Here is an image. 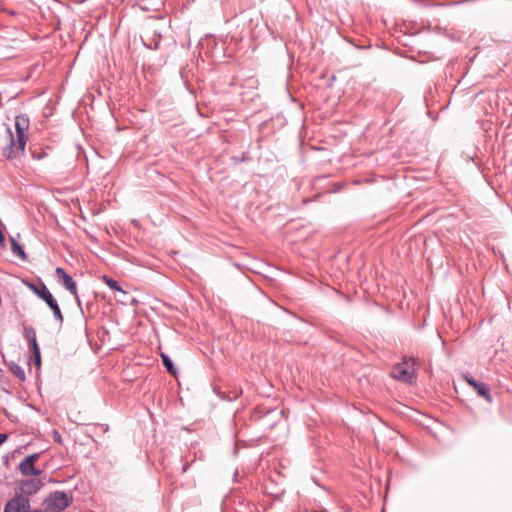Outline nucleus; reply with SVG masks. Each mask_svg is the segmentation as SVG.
<instances>
[{"instance_id":"obj_16","label":"nucleus","mask_w":512,"mask_h":512,"mask_svg":"<svg viewBox=\"0 0 512 512\" xmlns=\"http://www.w3.org/2000/svg\"><path fill=\"white\" fill-rule=\"evenodd\" d=\"M37 297L44 301L46 305H49V303H51L52 300L54 299V296L51 294L46 285L41 289Z\"/></svg>"},{"instance_id":"obj_14","label":"nucleus","mask_w":512,"mask_h":512,"mask_svg":"<svg viewBox=\"0 0 512 512\" xmlns=\"http://www.w3.org/2000/svg\"><path fill=\"white\" fill-rule=\"evenodd\" d=\"M26 287L31 290L36 296L39 295L41 289L45 286V283L42 281V280H38V283H33V282H29V281H24L23 282Z\"/></svg>"},{"instance_id":"obj_10","label":"nucleus","mask_w":512,"mask_h":512,"mask_svg":"<svg viewBox=\"0 0 512 512\" xmlns=\"http://www.w3.org/2000/svg\"><path fill=\"white\" fill-rule=\"evenodd\" d=\"M11 251L13 254L17 255L21 260L27 259V254L25 253V250L22 245H20L16 239L11 238Z\"/></svg>"},{"instance_id":"obj_18","label":"nucleus","mask_w":512,"mask_h":512,"mask_svg":"<svg viewBox=\"0 0 512 512\" xmlns=\"http://www.w3.org/2000/svg\"><path fill=\"white\" fill-rule=\"evenodd\" d=\"M52 313H53L54 319L57 322H59L60 324H62L63 321H64V317H63V314L61 312V309L60 308H56V310L53 311Z\"/></svg>"},{"instance_id":"obj_4","label":"nucleus","mask_w":512,"mask_h":512,"mask_svg":"<svg viewBox=\"0 0 512 512\" xmlns=\"http://www.w3.org/2000/svg\"><path fill=\"white\" fill-rule=\"evenodd\" d=\"M55 278L57 280V282L61 285L64 286V288L69 291L76 299V302H77V305L80 306L81 305V300L78 296V289H77V284L76 282L74 281V279L72 278V276H70L64 268L62 267H57L55 269Z\"/></svg>"},{"instance_id":"obj_26","label":"nucleus","mask_w":512,"mask_h":512,"mask_svg":"<svg viewBox=\"0 0 512 512\" xmlns=\"http://www.w3.org/2000/svg\"><path fill=\"white\" fill-rule=\"evenodd\" d=\"M29 512H48V511H44L42 509H34L32 511H29Z\"/></svg>"},{"instance_id":"obj_22","label":"nucleus","mask_w":512,"mask_h":512,"mask_svg":"<svg viewBox=\"0 0 512 512\" xmlns=\"http://www.w3.org/2000/svg\"><path fill=\"white\" fill-rule=\"evenodd\" d=\"M8 435L6 433L0 434V446L7 440Z\"/></svg>"},{"instance_id":"obj_12","label":"nucleus","mask_w":512,"mask_h":512,"mask_svg":"<svg viewBox=\"0 0 512 512\" xmlns=\"http://www.w3.org/2000/svg\"><path fill=\"white\" fill-rule=\"evenodd\" d=\"M161 359H162V364L167 369V371L171 375L175 376L177 374V369H176L173 361L170 359V357L168 355L162 353Z\"/></svg>"},{"instance_id":"obj_9","label":"nucleus","mask_w":512,"mask_h":512,"mask_svg":"<svg viewBox=\"0 0 512 512\" xmlns=\"http://www.w3.org/2000/svg\"><path fill=\"white\" fill-rule=\"evenodd\" d=\"M48 149L49 148H43V147L38 146V145H31L29 147V151L31 153V156L35 160H42L45 157H47V155H48L47 150Z\"/></svg>"},{"instance_id":"obj_25","label":"nucleus","mask_w":512,"mask_h":512,"mask_svg":"<svg viewBox=\"0 0 512 512\" xmlns=\"http://www.w3.org/2000/svg\"><path fill=\"white\" fill-rule=\"evenodd\" d=\"M189 466H190L189 464H185V465L183 466V468H182L181 473H185V472L188 470Z\"/></svg>"},{"instance_id":"obj_6","label":"nucleus","mask_w":512,"mask_h":512,"mask_svg":"<svg viewBox=\"0 0 512 512\" xmlns=\"http://www.w3.org/2000/svg\"><path fill=\"white\" fill-rule=\"evenodd\" d=\"M39 453H33L26 456L19 463V470L24 476H37L41 474V470L35 468V462L39 459Z\"/></svg>"},{"instance_id":"obj_24","label":"nucleus","mask_w":512,"mask_h":512,"mask_svg":"<svg viewBox=\"0 0 512 512\" xmlns=\"http://www.w3.org/2000/svg\"><path fill=\"white\" fill-rule=\"evenodd\" d=\"M5 241L4 233L0 230V245H3Z\"/></svg>"},{"instance_id":"obj_15","label":"nucleus","mask_w":512,"mask_h":512,"mask_svg":"<svg viewBox=\"0 0 512 512\" xmlns=\"http://www.w3.org/2000/svg\"><path fill=\"white\" fill-rule=\"evenodd\" d=\"M102 278H103V281L107 284V286L110 289H112L114 291H119L123 294H126V292L122 290L121 286L118 284V282L116 280L110 278L107 275H104Z\"/></svg>"},{"instance_id":"obj_7","label":"nucleus","mask_w":512,"mask_h":512,"mask_svg":"<svg viewBox=\"0 0 512 512\" xmlns=\"http://www.w3.org/2000/svg\"><path fill=\"white\" fill-rule=\"evenodd\" d=\"M42 486L43 482L40 479L32 478L25 480L21 484V494L26 495L27 497L29 495L36 494Z\"/></svg>"},{"instance_id":"obj_11","label":"nucleus","mask_w":512,"mask_h":512,"mask_svg":"<svg viewBox=\"0 0 512 512\" xmlns=\"http://www.w3.org/2000/svg\"><path fill=\"white\" fill-rule=\"evenodd\" d=\"M23 334L25 339L29 342L30 347L38 344L36 339V331L32 326H24Z\"/></svg>"},{"instance_id":"obj_20","label":"nucleus","mask_w":512,"mask_h":512,"mask_svg":"<svg viewBox=\"0 0 512 512\" xmlns=\"http://www.w3.org/2000/svg\"><path fill=\"white\" fill-rule=\"evenodd\" d=\"M47 306L51 309V311H52V312H53V311H55V310H56V308H60V307H59V304H58V302H57V300H56L55 298H54V299L52 300V302H51V303H49V305H47Z\"/></svg>"},{"instance_id":"obj_3","label":"nucleus","mask_w":512,"mask_h":512,"mask_svg":"<svg viewBox=\"0 0 512 512\" xmlns=\"http://www.w3.org/2000/svg\"><path fill=\"white\" fill-rule=\"evenodd\" d=\"M73 502V495L71 492L54 491L51 492L44 500L46 509L51 512H61L68 508Z\"/></svg>"},{"instance_id":"obj_1","label":"nucleus","mask_w":512,"mask_h":512,"mask_svg":"<svg viewBox=\"0 0 512 512\" xmlns=\"http://www.w3.org/2000/svg\"><path fill=\"white\" fill-rule=\"evenodd\" d=\"M29 127L30 119L28 115L19 114L15 117L16 138H14L11 129L9 127L7 128L9 143L7 147L3 150V155L7 159H14L19 155L24 154L25 146L28 140Z\"/></svg>"},{"instance_id":"obj_5","label":"nucleus","mask_w":512,"mask_h":512,"mask_svg":"<svg viewBox=\"0 0 512 512\" xmlns=\"http://www.w3.org/2000/svg\"><path fill=\"white\" fill-rule=\"evenodd\" d=\"M30 508L29 497L23 494H15V496L5 504L4 512H29Z\"/></svg>"},{"instance_id":"obj_21","label":"nucleus","mask_w":512,"mask_h":512,"mask_svg":"<svg viewBox=\"0 0 512 512\" xmlns=\"http://www.w3.org/2000/svg\"><path fill=\"white\" fill-rule=\"evenodd\" d=\"M47 306L51 309V311H52V312H53V311H55V310H56V308H60V307H59V304H58V302H57V300H56L55 298H54V299L52 300V302H51V303H49V305H47Z\"/></svg>"},{"instance_id":"obj_23","label":"nucleus","mask_w":512,"mask_h":512,"mask_svg":"<svg viewBox=\"0 0 512 512\" xmlns=\"http://www.w3.org/2000/svg\"><path fill=\"white\" fill-rule=\"evenodd\" d=\"M54 439H55V441H57L59 443L61 442V435L59 432L54 431Z\"/></svg>"},{"instance_id":"obj_17","label":"nucleus","mask_w":512,"mask_h":512,"mask_svg":"<svg viewBox=\"0 0 512 512\" xmlns=\"http://www.w3.org/2000/svg\"><path fill=\"white\" fill-rule=\"evenodd\" d=\"M30 350L34 357V364L36 367L39 368L41 366V353H40L39 345L35 344L34 346H31Z\"/></svg>"},{"instance_id":"obj_13","label":"nucleus","mask_w":512,"mask_h":512,"mask_svg":"<svg viewBox=\"0 0 512 512\" xmlns=\"http://www.w3.org/2000/svg\"><path fill=\"white\" fill-rule=\"evenodd\" d=\"M9 368H10V371L21 381H24L25 378H26V375H25V371L24 369L18 365L17 363L15 362H12L10 365H9Z\"/></svg>"},{"instance_id":"obj_8","label":"nucleus","mask_w":512,"mask_h":512,"mask_svg":"<svg viewBox=\"0 0 512 512\" xmlns=\"http://www.w3.org/2000/svg\"><path fill=\"white\" fill-rule=\"evenodd\" d=\"M474 390L477 392L479 396L483 397L487 402L492 403L493 399L488 384L479 381L478 384H475Z\"/></svg>"},{"instance_id":"obj_19","label":"nucleus","mask_w":512,"mask_h":512,"mask_svg":"<svg viewBox=\"0 0 512 512\" xmlns=\"http://www.w3.org/2000/svg\"><path fill=\"white\" fill-rule=\"evenodd\" d=\"M465 380L473 388L475 387V384L479 383L478 380L474 379L473 377H469V376H465Z\"/></svg>"},{"instance_id":"obj_2","label":"nucleus","mask_w":512,"mask_h":512,"mask_svg":"<svg viewBox=\"0 0 512 512\" xmlns=\"http://www.w3.org/2000/svg\"><path fill=\"white\" fill-rule=\"evenodd\" d=\"M416 358L404 356L401 363L396 364L392 369V376L405 383L412 384L416 381Z\"/></svg>"}]
</instances>
